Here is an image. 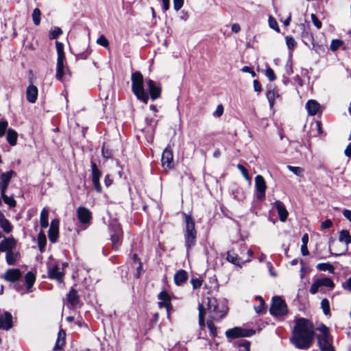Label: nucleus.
Segmentation results:
<instances>
[{"label": "nucleus", "instance_id": "obj_1", "mask_svg": "<svg viewBox=\"0 0 351 351\" xmlns=\"http://www.w3.org/2000/svg\"><path fill=\"white\" fill-rule=\"evenodd\" d=\"M315 337L313 323L306 318H298L295 320L290 341L298 349L306 350L313 342Z\"/></svg>", "mask_w": 351, "mask_h": 351}, {"label": "nucleus", "instance_id": "obj_2", "mask_svg": "<svg viewBox=\"0 0 351 351\" xmlns=\"http://www.w3.org/2000/svg\"><path fill=\"white\" fill-rule=\"evenodd\" d=\"M206 300L207 311L211 319L219 321L226 315L229 309L226 301L219 303L213 297H207Z\"/></svg>", "mask_w": 351, "mask_h": 351}, {"label": "nucleus", "instance_id": "obj_3", "mask_svg": "<svg viewBox=\"0 0 351 351\" xmlns=\"http://www.w3.org/2000/svg\"><path fill=\"white\" fill-rule=\"evenodd\" d=\"M132 91L136 98L147 104L149 100L148 93L143 86V77L141 72L136 71L132 74Z\"/></svg>", "mask_w": 351, "mask_h": 351}, {"label": "nucleus", "instance_id": "obj_4", "mask_svg": "<svg viewBox=\"0 0 351 351\" xmlns=\"http://www.w3.org/2000/svg\"><path fill=\"white\" fill-rule=\"evenodd\" d=\"M185 221V230L184 233L185 247L189 251L196 244L197 231L195 221L191 215L184 214Z\"/></svg>", "mask_w": 351, "mask_h": 351}, {"label": "nucleus", "instance_id": "obj_5", "mask_svg": "<svg viewBox=\"0 0 351 351\" xmlns=\"http://www.w3.org/2000/svg\"><path fill=\"white\" fill-rule=\"evenodd\" d=\"M271 301L269 313L272 316L281 317L288 313L287 305L280 296H274Z\"/></svg>", "mask_w": 351, "mask_h": 351}, {"label": "nucleus", "instance_id": "obj_6", "mask_svg": "<svg viewBox=\"0 0 351 351\" xmlns=\"http://www.w3.org/2000/svg\"><path fill=\"white\" fill-rule=\"evenodd\" d=\"M325 287L329 288L330 290L335 287V283L330 278L325 277L322 278H317L315 280L310 287L309 291L311 294L314 295L317 293L319 289Z\"/></svg>", "mask_w": 351, "mask_h": 351}, {"label": "nucleus", "instance_id": "obj_7", "mask_svg": "<svg viewBox=\"0 0 351 351\" xmlns=\"http://www.w3.org/2000/svg\"><path fill=\"white\" fill-rule=\"evenodd\" d=\"M91 175L90 178L95 191L98 193L102 192V187L100 184V178L102 176L101 171L98 168L97 165L94 161H90Z\"/></svg>", "mask_w": 351, "mask_h": 351}, {"label": "nucleus", "instance_id": "obj_8", "mask_svg": "<svg viewBox=\"0 0 351 351\" xmlns=\"http://www.w3.org/2000/svg\"><path fill=\"white\" fill-rule=\"evenodd\" d=\"M255 334L253 329H244L234 327L226 331V336L228 339H237L240 337H248Z\"/></svg>", "mask_w": 351, "mask_h": 351}, {"label": "nucleus", "instance_id": "obj_9", "mask_svg": "<svg viewBox=\"0 0 351 351\" xmlns=\"http://www.w3.org/2000/svg\"><path fill=\"white\" fill-rule=\"evenodd\" d=\"M149 98L152 100H156L161 97L162 87L159 83L155 81L148 79L145 80Z\"/></svg>", "mask_w": 351, "mask_h": 351}, {"label": "nucleus", "instance_id": "obj_10", "mask_svg": "<svg viewBox=\"0 0 351 351\" xmlns=\"http://www.w3.org/2000/svg\"><path fill=\"white\" fill-rule=\"evenodd\" d=\"M162 167L165 169H173L175 167L173 151L170 145H167L163 150L161 158Z\"/></svg>", "mask_w": 351, "mask_h": 351}, {"label": "nucleus", "instance_id": "obj_11", "mask_svg": "<svg viewBox=\"0 0 351 351\" xmlns=\"http://www.w3.org/2000/svg\"><path fill=\"white\" fill-rule=\"evenodd\" d=\"M47 265L48 278L51 280H56L58 282H62L64 272L60 270L59 265L58 263L52 264L50 263H47Z\"/></svg>", "mask_w": 351, "mask_h": 351}, {"label": "nucleus", "instance_id": "obj_12", "mask_svg": "<svg viewBox=\"0 0 351 351\" xmlns=\"http://www.w3.org/2000/svg\"><path fill=\"white\" fill-rule=\"evenodd\" d=\"M255 189L256 198L263 201L265 198L267 185L264 178L261 175L255 177Z\"/></svg>", "mask_w": 351, "mask_h": 351}, {"label": "nucleus", "instance_id": "obj_13", "mask_svg": "<svg viewBox=\"0 0 351 351\" xmlns=\"http://www.w3.org/2000/svg\"><path fill=\"white\" fill-rule=\"evenodd\" d=\"M1 278L9 282H16L21 279L22 272L18 268L8 269Z\"/></svg>", "mask_w": 351, "mask_h": 351}, {"label": "nucleus", "instance_id": "obj_14", "mask_svg": "<svg viewBox=\"0 0 351 351\" xmlns=\"http://www.w3.org/2000/svg\"><path fill=\"white\" fill-rule=\"evenodd\" d=\"M59 223L58 219H53L50 224V228L48 231V237L51 243H55L58 241L59 234Z\"/></svg>", "mask_w": 351, "mask_h": 351}, {"label": "nucleus", "instance_id": "obj_15", "mask_svg": "<svg viewBox=\"0 0 351 351\" xmlns=\"http://www.w3.org/2000/svg\"><path fill=\"white\" fill-rule=\"evenodd\" d=\"M301 37L302 38L303 43L308 47H310V45H312V48L315 50H317L318 47H320L319 45L315 43V40L313 37V34L311 32L309 27L304 28L301 34Z\"/></svg>", "mask_w": 351, "mask_h": 351}, {"label": "nucleus", "instance_id": "obj_16", "mask_svg": "<svg viewBox=\"0 0 351 351\" xmlns=\"http://www.w3.org/2000/svg\"><path fill=\"white\" fill-rule=\"evenodd\" d=\"M16 246V240L12 237H4L0 242V252L7 253L11 250H14Z\"/></svg>", "mask_w": 351, "mask_h": 351}, {"label": "nucleus", "instance_id": "obj_17", "mask_svg": "<svg viewBox=\"0 0 351 351\" xmlns=\"http://www.w3.org/2000/svg\"><path fill=\"white\" fill-rule=\"evenodd\" d=\"M5 262L9 266H14L18 264L21 258V254L19 250H11L5 253Z\"/></svg>", "mask_w": 351, "mask_h": 351}, {"label": "nucleus", "instance_id": "obj_18", "mask_svg": "<svg viewBox=\"0 0 351 351\" xmlns=\"http://www.w3.org/2000/svg\"><path fill=\"white\" fill-rule=\"evenodd\" d=\"M77 215L79 221L82 224L89 223L92 219L91 212L84 206H80L77 209Z\"/></svg>", "mask_w": 351, "mask_h": 351}, {"label": "nucleus", "instance_id": "obj_19", "mask_svg": "<svg viewBox=\"0 0 351 351\" xmlns=\"http://www.w3.org/2000/svg\"><path fill=\"white\" fill-rule=\"evenodd\" d=\"M13 326L12 315L8 311H5L0 315V330H9Z\"/></svg>", "mask_w": 351, "mask_h": 351}, {"label": "nucleus", "instance_id": "obj_20", "mask_svg": "<svg viewBox=\"0 0 351 351\" xmlns=\"http://www.w3.org/2000/svg\"><path fill=\"white\" fill-rule=\"evenodd\" d=\"M274 204L278 211L280 221L282 222H285L287 220L289 215V213L286 209L285 204L280 200H276Z\"/></svg>", "mask_w": 351, "mask_h": 351}, {"label": "nucleus", "instance_id": "obj_21", "mask_svg": "<svg viewBox=\"0 0 351 351\" xmlns=\"http://www.w3.org/2000/svg\"><path fill=\"white\" fill-rule=\"evenodd\" d=\"M38 88L34 84H30L27 86L26 90L27 100L31 103L34 104L38 98Z\"/></svg>", "mask_w": 351, "mask_h": 351}, {"label": "nucleus", "instance_id": "obj_22", "mask_svg": "<svg viewBox=\"0 0 351 351\" xmlns=\"http://www.w3.org/2000/svg\"><path fill=\"white\" fill-rule=\"evenodd\" d=\"M188 279V274L184 269H179L174 275V282L178 286L182 285Z\"/></svg>", "mask_w": 351, "mask_h": 351}, {"label": "nucleus", "instance_id": "obj_23", "mask_svg": "<svg viewBox=\"0 0 351 351\" xmlns=\"http://www.w3.org/2000/svg\"><path fill=\"white\" fill-rule=\"evenodd\" d=\"M67 301L72 307H75L80 303V296L75 289L71 288L68 293Z\"/></svg>", "mask_w": 351, "mask_h": 351}, {"label": "nucleus", "instance_id": "obj_24", "mask_svg": "<svg viewBox=\"0 0 351 351\" xmlns=\"http://www.w3.org/2000/svg\"><path fill=\"white\" fill-rule=\"evenodd\" d=\"M306 108L308 114L313 116L319 112L320 104L317 101L311 99L306 102Z\"/></svg>", "mask_w": 351, "mask_h": 351}, {"label": "nucleus", "instance_id": "obj_25", "mask_svg": "<svg viewBox=\"0 0 351 351\" xmlns=\"http://www.w3.org/2000/svg\"><path fill=\"white\" fill-rule=\"evenodd\" d=\"M0 228L6 234H9L12 231V226L10 221L7 219L4 214L0 210Z\"/></svg>", "mask_w": 351, "mask_h": 351}, {"label": "nucleus", "instance_id": "obj_26", "mask_svg": "<svg viewBox=\"0 0 351 351\" xmlns=\"http://www.w3.org/2000/svg\"><path fill=\"white\" fill-rule=\"evenodd\" d=\"M317 341L319 349L322 350V348L328 347L332 346V339L330 335H317Z\"/></svg>", "mask_w": 351, "mask_h": 351}, {"label": "nucleus", "instance_id": "obj_27", "mask_svg": "<svg viewBox=\"0 0 351 351\" xmlns=\"http://www.w3.org/2000/svg\"><path fill=\"white\" fill-rule=\"evenodd\" d=\"M25 282L26 285L27 292L26 293H30L32 292V288L34 285L35 280H36V276L32 271H28L25 275Z\"/></svg>", "mask_w": 351, "mask_h": 351}, {"label": "nucleus", "instance_id": "obj_28", "mask_svg": "<svg viewBox=\"0 0 351 351\" xmlns=\"http://www.w3.org/2000/svg\"><path fill=\"white\" fill-rule=\"evenodd\" d=\"M15 176L16 173L13 170L2 173L0 175V184L9 185L12 178Z\"/></svg>", "mask_w": 351, "mask_h": 351}, {"label": "nucleus", "instance_id": "obj_29", "mask_svg": "<svg viewBox=\"0 0 351 351\" xmlns=\"http://www.w3.org/2000/svg\"><path fill=\"white\" fill-rule=\"evenodd\" d=\"M65 335V332L62 329H61L58 332V339L53 349V351H58L62 350L64 344Z\"/></svg>", "mask_w": 351, "mask_h": 351}, {"label": "nucleus", "instance_id": "obj_30", "mask_svg": "<svg viewBox=\"0 0 351 351\" xmlns=\"http://www.w3.org/2000/svg\"><path fill=\"white\" fill-rule=\"evenodd\" d=\"M198 311H199V325L200 328L202 330L205 327V314L206 310L203 304L199 303L198 304Z\"/></svg>", "mask_w": 351, "mask_h": 351}, {"label": "nucleus", "instance_id": "obj_31", "mask_svg": "<svg viewBox=\"0 0 351 351\" xmlns=\"http://www.w3.org/2000/svg\"><path fill=\"white\" fill-rule=\"evenodd\" d=\"M18 134L13 129L9 128L7 132V141L8 143L14 146L16 144Z\"/></svg>", "mask_w": 351, "mask_h": 351}, {"label": "nucleus", "instance_id": "obj_32", "mask_svg": "<svg viewBox=\"0 0 351 351\" xmlns=\"http://www.w3.org/2000/svg\"><path fill=\"white\" fill-rule=\"evenodd\" d=\"M226 260L235 265L240 266V258L237 254L234 252L233 250H229L227 252Z\"/></svg>", "mask_w": 351, "mask_h": 351}, {"label": "nucleus", "instance_id": "obj_33", "mask_svg": "<svg viewBox=\"0 0 351 351\" xmlns=\"http://www.w3.org/2000/svg\"><path fill=\"white\" fill-rule=\"evenodd\" d=\"M256 300L259 301L260 304L258 306H254V310L258 314H264L266 311L267 306L264 301V299L261 296H256Z\"/></svg>", "mask_w": 351, "mask_h": 351}, {"label": "nucleus", "instance_id": "obj_34", "mask_svg": "<svg viewBox=\"0 0 351 351\" xmlns=\"http://www.w3.org/2000/svg\"><path fill=\"white\" fill-rule=\"evenodd\" d=\"M110 239L112 241V247L117 250L121 244L122 233L110 234Z\"/></svg>", "mask_w": 351, "mask_h": 351}, {"label": "nucleus", "instance_id": "obj_35", "mask_svg": "<svg viewBox=\"0 0 351 351\" xmlns=\"http://www.w3.org/2000/svg\"><path fill=\"white\" fill-rule=\"evenodd\" d=\"M339 241L344 242L347 245L351 243V235L347 230H342L339 232Z\"/></svg>", "mask_w": 351, "mask_h": 351}, {"label": "nucleus", "instance_id": "obj_36", "mask_svg": "<svg viewBox=\"0 0 351 351\" xmlns=\"http://www.w3.org/2000/svg\"><path fill=\"white\" fill-rule=\"evenodd\" d=\"M48 216L49 212L45 208H44L40 213V223L42 228H46L48 227Z\"/></svg>", "mask_w": 351, "mask_h": 351}, {"label": "nucleus", "instance_id": "obj_37", "mask_svg": "<svg viewBox=\"0 0 351 351\" xmlns=\"http://www.w3.org/2000/svg\"><path fill=\"white\" fill-rule=\"evenodd\" d=\"M266 97L268 99L270 108H272L274 105V101L276 97H278L279 95L277 92L275 91L274 89H269L267 91Z\"/></svg>", "mask_w": 351, "mask_h": 351}, {"label": "nucleus", "instance_id": "obj_38", "mask_svg": "<svg viewBox=\"0 0 351 351\" xmlns=\"http://www.w3.org/2000/svg\"><path fill=\"white\" fill-rule=\"evenodd\" d=\"M316 268L319 271H328L330 274L335 273V267L329 263H322L317 265Z\"/></svg>", "mask_w": 351, "mask_h": 351}, {"label": "nucleus", "instance_id": "obj_39", "mask_svg": "<svg viewBox=\"0 0 351 351\" xmlns=\"http://www.w3.org/2000/svg\"><path fill=\"white\" fill-rule=\"evenodd\" d=\"M64 61L57 60L56 66V78L57 80L62 81L64 76Z\"/></svg>", "mask_w": 351, "mask_h": 351}, {"label": "nucleus", "instance_id": "obj_40", "mask_svg": "<svg viewBox=\"0 0 351 351\" xmlns=\"http://www.w3.org/2000/svg\"><path fill=\"white\" fill-rule=\"evenodd\" d=\"M108 228L110 232V234L122 233V230H121V226L116 221H111L108 226Z\"/></svg>", "mask_w": 351, "mask_h": 351}, {"label": "nucleus", "instance_id": "obj_41", "mask_svg": "<svg viewBox=\"0 0 351 351\" xmlns=\"http://www.w3.org/2000/svg\"><path fill=\"white\" fill-rule=\"evenodd\" d=\"M56 48L58 53L57 60L64 61L65 58L64 52V45L60 42L56 41Z\"/></svg>", "mask_w": 351, "mask_h": 351}, {"label": "nucleus", "instance_id": "obj_42", "mask_svg": "<svg viewBox=\"0 0 351 351\" xmlns=\"http://www.w3.org/2000/svg\"><path fill=\"white\" fill-rule=\"evenodd\" d=\"M101 155L106 159H110L112 156V151L110 146L106 143H104L101 147Z\"/></svg>", "mask_w": 351, "mask_h": 351}, {"label": "nucleus", "instance_id": "obj_43", "mask_svg": "<svg viewBox=\"0 0 351 351\" xmlns=\"http://www.w3.org/2000/svg\"><path fill=\"white\" fill-rule=\"evenodd\" d=\"M46 243L47 239L45 234L43 232H40L38 236V245L41 252H43L46 245Z\"/></svg>", "mask_w": 351, "mask_h": 351}, {"label": "nucleus", "instance_id": "obj_44", "mask_svg": "<svg viewBox=\"0 0 351 351\" xmlns=\"http://www.w3.org/2000/svg\"><path fill=\"white\" fill-rule=\"evenodd\" d=\"M62 34V31L61 28L55 27L53 29L50 30L49 33V38L50 40L57 39Z\"/></svg>", "mask_w": 351, "mask_h": 351}, {"label": "nucleus", "instance_id": "obj_45", "mask_svg": "<svg viewBox=\"0 0 351 351\" xmlns=\"http://www.w3.org/2000/svg\"><path fill=\"white\" fill-rule=\"evenodd\" d=\"M40 15L41 12L39 8H36L33 10L32 20L36 25H38L40 23Z\"/></svg>", "mask_w": 351, "mask_h": 351}, {"label": "nucleus", "instance_id": "obj_46", "mask_svg": "<svg viewBox=\"0 0 351 351\" xmlns=\"http://www.w3.org/2000/svg\"><path fill=\"white\" fill-rule=\"evenodd\" d=\"M321 307L324 315H327L330 313V303L327 298H324L321 302Z\"/></svg>", "mask_w": 351, "mask_h": 351}, {"label": "nucleus", "instance_id": "obj_47", "mask_svg": "<svg viewBox=\"0 0 351 351\" xmlns=\"http://www.w3.org/2000/svg\"><path fill=\"white\" fill-rule=\"evenodd\" d=\"M207 326L210 330V336L215 338L217 335V327L215 326L213 319L207 321Z\"/></svg>", "mask_w": 351, "mask_h": 351}, {"label": "nucleus", "instance_id": "obj_48", "mask_svg": "<svg viewBox=\"0 0 351 351\" xmlns=\"http://www.w3.org/2000/svg\"><path fill=\"white\" fill-rule=\"evenodd\" d=\"M343 44V42L341 40L334 39L332 40L330 46V49L332 51H337L339 48H340Z\"/></svg>", "mask_w": 351, "mask_h": 351}, {"label": "nucleus", "instance_id": "obj_49", "mask_svg": "<svg viewBox=\"0 0 351 351\" xmlns=\"http://www.w3.org/2000/svg\"><path fill=\"white\" fill-rule=\"evenodd\" d=\"M286 44L287 45V47L290 51H293V49L296 47V42L294 40V38L291 36H287L286 37ZM291 52H290V54Z\"/></svg>", "mask_w": 351, "mask_h": 351}, {"label": "nucleus", "instance_id": "obj_50", "mask_svg": "<svg viewBox=\"0 0 351 351\" xmlns=\"http://www.w3.org/2000/svg\"><path fill=\"white\" fill-rule=\"evenodd\" d=\"M91 49L88 47L85 51L76 55L77 60H86L91 53Z\"/></svg>", "mask_w": 351, "mask_h": 351}, {"label": "nucleus", "instance_id": "obj_51", "mask_svg": "<svg viewBox=\"0 0 351 351\" xmlns=\"http://www.w3.org/2000/svg\"><path fill=\"white\" fill-rule=\"evenodd\" d=\"M287 169L298 176H302L304 173V169L300 167L288 165Z\"/></svg>", "mask_w": 351, "mask_h": 351}, {"label": "nucleus", "instance_id": "obj_52", "mask_svg": "<svg viewBox=\"0 0 351 351\" xmlns=\"http://www.w3.org/2000/svg\"><path fill=\"white\" fill-rule=\"evenodd\" d=\"M4 203L8 204L10 208L16 206V202L12 197H8L7 195L1 197Z\"/></svg>", "mask_w": 351, "mask_h": 351}, {"label": "nucleus", "instance_id": "obj_53", "mask_svg": "<svg viewBox=\"0 0 351 351\" xmlns=\"http://www.w3.org/2000/svg\"><path fill=\"white\" fill-rule=\"evenodd\" d=\"M285 69L286 73L288 75H291L293 74V63H292V60H291V54L290 55V58L287 60V62L285 64Z\"/></svg>", "mask_w": 351, "mask_h": 351}, {"label": "nucleus", "instance_id": "obj_54", "mask_svg": "<svg viewBox=\"0 0 351 351\" xmlns=\"http://www.w3.org/2000/svg\"><path fill=\"white\" fill-rule=\"evenodd\" d=\"M145 121L147 126L152 127V130L153 132H154L156 128V126L158 123V121H156L154 122L153 118L146 117Z\"/></svg>", "mask_w": 351, "mask_h": 351}, {"label": "nucleus", "instance_id": "obj_55", "mask_svg": "<svg viewBox=\"0 0 351 351\" xmlns=\"http://www.w3.org/2000/svg\"><path fill=\"white\" fill-rule=\"evenodd\" d=\"M265 75L267 77L270 82H273L276 79V76L274 70L269 66L267 67L265 70Z\"/></svg>", "mask_w": 351, "mask_h": 351}, {"label": "nucleus", "instance_id": "obj_56", "mask_svg": "<svg viewBox=\"0 0 351 351\" xmlns=\"http://www.w3.org/2000/svg\"><path fill=\"white\" fill-rule=\"evenodd\" d=\"M269 27L276 31L277 32H280V28L278 27V23L276 20L271 16L269 17Z\"/></svg>", "mask_w": 351, "mask_h": 351}, {"label": "nucleus", "instance_id": "obj_57", "mask_svg": "<svg viewBox=\"0 0 351 351\" xmlns=\"http://www.w3.org/2000/svg\"><path fill=\"white\" fill-rule=\"evenodd\" d=\"M203 280L199 278H192L191 283L192 284L193 289H197L202 285Z\"/></svg>", "mask_w": 351, "mask_h": 351}, {"label": "nucleus", "instance_id": "obj_58", "mask_svg": "<svg viewBox=\"0 0 351 351\" xmlns=\"http://www.w3.org/2000/svg\"><path fill=\"white\" fill-rule=\"evenodd\" d=\"M334 243V241L332 239H330V241H329V251L330 252V254L332 256H342V255H345L346 254V252L348 251V246L346 247V248L342 251V252H332L331 251V243Z\"/></svg>", "mask_w": 351, "mask_h": 351}, {"label": "nucleus", "instance_id": "obj_59", "mask_svg": "<svg viewBox=\"0 0 351 351\" xmlns=\"http://www.w3.org/2000/svg\"><path fill=\"white\" fill-rule=\"evenodd\" d=\"M158 298L159 300H160L161 301H165L166 303H167V302H171V298H170L169 295L168 294V293L166 292L165 291H161L158 294Z\"/></svg>", "mask_w": 351, "mask_h": 351}, {"label": "nucleus", "instance_id": "obj_60", "mask_svg": "<svg viewBox=\"0 0 351 351\" xmlns=\"http://www.w3.org/2000/svg\"><path fill=\"white\" fill-rule=\"evenodd\" d=\"M8 123L6 120L0 121V137L4 136L8 128Z\"/></svg>", "mask_w": 351, "mask_h": 351}, {"label": "nucleus", "instance_id": "obj_61", "mask_svg": "<svg viewBox=\"0 0 351 351\" xmlns=\"http://www.w3.org/2000/svg\"><path fill=\"white\" fill-rule=\"evenodd\" d=\"M97 43L104 47H108L109 43L107 38L104 36L101 35L97 40Z\"/></svg>", "mask_w": 351, "mask_h": 351}, {"label": "nucleus", "instance_id": "obj_62", "mask_svg": "<svg viewBox=\"0 0 351 351\" xmlns=\"http://www.w3.org/2000/svg\"><path fill=\"white\" fill-rule=\"evenodd\" d=\"M311 18L313 25L318 29H321L322 26V22L319 20L317 16L315 14H311Z\"/></svg>", "mask_w": 351, "mask_h": 351}, {"label": "nucleus", "instance_id": "obj_63", "mask_svg": "<svg viewBox=\"0 0 351 351\" xmlns=\"http://www.w3.org/2000/svg\"><path fill=\"white\" fill-rule=\"evenodd\" d=\"M237 167L238 169L240 170V171L241 172L242 175L243 176V177L246 180H249L250 179L247 170L246 169V168L243 165H242L241 164H238L237 165Z\"/></svg>", "mask_w": 351, "mask_h": 351}, {"label": "nucleus", "instance_id": "obj_64", "mask_svg": "<svg viewBox=\"0 0 351 351\" xmlns=\"http://www.w3.org/2000/svg\"><path fill=\"white\" fill-rule=\"evenodd\" d=\"M343 289L349 291L351 293V276L344 282L342 283Z\"/></svg>", "mask_w": 351, "mask_h": 351}]
</instances>
